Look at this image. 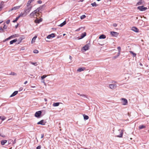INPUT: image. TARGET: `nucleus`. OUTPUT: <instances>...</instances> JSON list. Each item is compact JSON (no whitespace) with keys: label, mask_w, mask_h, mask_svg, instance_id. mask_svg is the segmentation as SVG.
<instances>
[{"label":"nucleus","mask_w":149,"mask_h":149,"mask_svg":"<svg viewBox=\"0 0 149 149\" xmlns=\"http://www.w3.org/2000/svg\"><path fill=\"white\" fill-rule=\"evenodd\" d=\"M123 131L122 130H118L116 133V136L118 137H123Z\"/></svg>","instance_id":"nucleus-1"},{"label":"nucleus","mask_w":149,"mask_h":149,"mask_svg":"<svg viewBox=\"0 0 149 149\" xmlns=\"http://www.w3.org/2000/svg\"><path fill=\"white\" fill-rule=\"evenodd\" d=\"M122 104L123 105H127L128 103L127 100L125 98H122L120 99Z\"/></svg>","instance_id":"nucleus-2"},{"label":"nucleus","mask_w":149,"mask_h":149,"mask_svg":"<svg viewBox=\"0 0 149 149\" xmlns=\"http://www.w3.org/2000/svg\"><path fill=\"white\" fill-rule=\"evenodd\" d=\"M27 7L24 10L25 12L27 14L30 11L31 8V6L27 4Z\"/></svg>","instance_id":"nucleus-3"},{"label":"nucleus","mask_w":149,"mask_h":149,"mask_svg":"<svg viewBox=\"0 0 149 149\" xmlns=\"http://www.w3.org/2000/svg\"><path fill=\"white\" fill-rule=\"evenodd\" d=\"M89 45L88 44H86V45L84 46L83 47L82 49H81V51L83 52H85L89 48Z\"/></svg>","instance_id":"nucleus-4"},{"label":"nucleus","mask_w":149,"mask_h":149,"mask_svg":"<svg viewBox=\"0 0 149 149\" xmlns=\"http://www.w3.org/2000/svg\"><path fill=\"white\" fill-rule=\"evenodd\" d=\"M137 9L141 11H144L147 9V8L144 7L143 6H139L137 7Z\"/></svg>","instance_id":"nucleus-5"},{"label":"nucleus","mask_w":149,"mask_h":149,"mask_svg":"<svg viewBox=\"0 0 149 149\" xmlns=\"http://www.w3.org/2000/svg\"><path fill=\"white\" fill-rule=\"evenodd\" d=\"M111 34L113 37H117L119 35V33L115 31H111Z\"/></svg>","instance_id":"nucleus-6"},{"label":"nucleus","mask_w":149,"mask_h":149,"mask_svg":"<svg viewBox=\"0 0 149 149\" xmlns=\"http://www.w3.org/2000/svg\"><path fill=\"white\" fill-rule=\"evenodd\" d=\"M117 87V85L116 84H110L109 85V88L112 89H115Z\"/></svg>","instance_id":"nucleus-7"},{"label":"nucleus","mask_w":149,"mask_h":149,"mask_svg":"<svg viewBox=\"0 0 149 149\" xmlns=\"http://www.w3.org/2000/svg\"><path fill=\"white\" fill-rule=\"evenodd\" d=\"M41 111H38L36 112L35 114V116L36 117L38 118L40 116L41 113Z\"/></svg>","instance_id":"nucleus-8"},{"label":"nucleus","mask_w":149,"mask_h":149,"mask_svg":"<svg viewBox=\"0 0 149 149\" xmlns=\"http://www.w3.org/2000/svg\"><path fill=\"white\" fill-rule=\"evenodd\" d=\"M19 35L18 34H15L13 35L10 36L9 38L6 39V40H8L9 39H10L12 38H15V37H18Z\"/></svg>","instance_id":"nucleus-9"},{"label":"nucleus","mask_w":149,"mask_h":149,"mask_svg":"<svg viewBox=\"0 0 149 149\" xmlns=\"http://www.w3.org/2000/svg\"><path fill=\"white\" fill-rule=\"evenodd\" d=\"M131 30L134 31L136 33L139 32V29L136 27L134 26L132 27V28Z\"/></svg>","instance_id":"nucleus-10"},{"label":"nucleus","mask_w":149,"mask_h":149,"mask_svg":"<svg viewBox=\"0 0 149 149\" xmlns=\"http://www.w3.org/2000/svg\"><path fill=\"white\" fill-rule=\"evenodd\" d=\"M46 122H44V120H42L38 122L37 124L38 125H44L45 124Z\"/></svg>","instance_id":"nucleus-11"},{"label":"nucleus","mask_w":149,"mask_h":149,"mask_svg":"<svg viewBox=\"0 0 149 149\" xmlns=\"http://www.w3.org/2000/svg\"><path fill=\"white\" fill-rule=\"evenodd\" d=\"M21 6H15L11 8V9H10L9 11H11L12 10H17L19 9L21 7Z\"/></svg>","instance_id":"nucleus-12"},{"label":"nucleus","mask_w":149,"mask_h":149,"mask_svg":"<svg viewBox=\"0 0 149 149\" xmlns=\"http://www.w3.org/2000/svg\"><path fill=\"white\" fill-rule=\"evenodd\" d=\"M55 37V35L54 33H52L51 34L48 35L47 38V39H51V38H53Z\"/></svg>","instance_id":"nucleus-13"},{"label":"nucleus","mask_w":149,"mask_h":149,"mask_svg":"<svg viewBox=\"0 0 149 149\" xmlns=\"http://www.w3.org/2000/svg\"><path fill=\"white\" fill-rule=\"evenodd\" d=\"M144 3V2L142 0H140L137 3V5H143Z\"/></svg>","instance_id":"nucleus-14"},{"label":"nucleus","mask_w":149,"mask_h":149,"mask_svg":"<svg viewBox=\"0 0 149 149\" xmlns=\"http://www.w3.org/2000/svg\"><path fill=\"white\" fill-rule=\"evenodd\" d=\"M42 18H40L39 19H36L35 21V22L36 23H39L40 22H41L42 21Z\"/></svg>","instance_id":"nucleus-15"},{"label":"nucleus","mask_w":149,"mask_h":149,"mask_svg":"<svg viewBox=\"0 0 149 149\" xmlns=\"http://www.w3.org/2000/svg\"><path fill=\"white\" fill-rule=\"evenodd\" d=\"M85 69V68L84 67H81L79 68L77 70V71L79 72H81V71L84 70Z\"/></svg>","instance_id":"nucleus-16"},{"label":"nucleus","mask_w":149,"mask_h":149,"mask_svg":"<svg viewBox=\"0 0 149 149\" xmlns=\"http://www.w3.org/2000/svg\"><path fill=\"white\" fill-rule=\"evenodd\" d=\"M86 35V33L85 32H84L82 33L81 35V38H79V39H82L85 37Z\"/></svg>","instance_id":"nucleus-17"},{"label":"nucleus","mask_w":149,"mask_h":149,"mask_svg":"<svg viewBox=\"0 0 149 149\" xmlns=\"http://www.w3.org/2000/svg\"><path fill=\"white\" fill-rule=\"evenodd\" d=\"M18 93V91H16L14 92L10 96V97H13L16 95Z\"/></svg>","instance_id":"nucleus-18"},{"label":"nucleus","mask_w":149,"mask_h":149,"mask_svg":"<svg viewBox=\"0 0 149 149\" xmlns=\"http://www.w3.org/2000/svg\"><path fill=\"white\" fill-rule=\"evenodd\" d=\"M37 38V36H34L32 38V40H31V43L32 44L33 43L35 42L36 40V38Z\"/></svg>","instance_id":"nucleus-19"},{"label":"nucleus","mask_w":149,"mask_h":149,"mask_svg":"<svg viewBox=\"0 0 149 149\" xmlns=\"http://www.w3.org/2000/svg\"><path fill=\"white\" fill-rule=\"evenodd\" d=\"M66 22L65 21H64L63 23L61 24L60 25H59L58 26L60 27H62L64 25H65L66 24Z\"/></svg>","instance_id":"nucleus-20"},{"label":"nucleus","mask_w":149,"mask_h":149,"mask_svg":"<svg viewBox=\"0 0 149 149\" xmlns=\"http://www.w3.org/2000/svg\"><path fill=\"white\" fill-rule=\"evenodd\" d=\"M106 38V36L104 34H102L99 37V38L100 39H105Z\"/></svg>","instance_id":"nucleus-21"},{"label":"nucleus","mask_w":149,"mask_h":149,"mask_svg":"<svg viewBox=\"0 0 149 149\" xmlns=\"http://www.w3.org/2000/svg\"><path fill=\"white\" fill-rule=\"evenodd\" d=\"M27 15V14L25 12L24 13H21L20 14V15L21 17L26 16Z\"/></svg>","instance_id":"nucleus-22"},{"label":"nucleus","mask_w":149,"mask_h":149,"mask_svg":"<svg viewBox=\"0 0 149 149\" xmlns=\"http://www.w3.org/2000/svg\"><path fill=\"white\" fill-rule=\"evenodd\" d=\"M17 41V39H15L14 40H12L10 41V44H12L16 42Z\"/></svg>","instance_id":"nucleus-23"},{"label":"nucleus","mask_w":149,"mask_h":149,"mask_svg":"<svg viewBox=\"0 0 149 149\" xmlns=\"http://www.w3.org/2000/svg\"><path fill=\"white\" fill-rule=\"evenodd\" d=\"M7 142V141L6 140H2L1 141V143L2 145H4Z\"/></svg>","instance_id":"nucleus-24"},{"label":"nucleus","mask_w":149,"mask_h":149,"mask_svg":"<svg viewBox=\"0 0 149 149\" xmlns=\"http://www.w3.org/2000/svg\"><path fill=\"white\" fill-rule=\"evenodd\" d=\"M60 103L59 102L54 103L53 104V106L54 107H57L59 105Z\"/></svg>","instance_id":"nucleus-25"},{"label":"nucleus","mask_w":149,"mask_h":149,"mask_svg":"<svg viewBox=\"0 0 149 149\" xmlns=\"http://www.w3.org/2000/svg\"><path fill=\"white\" fill-rule=\"evenodd\" d=\"M35 14V13L33 11L30 14V17L31 18L33 17L34 16Z\"/></svg>","instance_id":"nucleus-26"},{"label":"nucleus","mask_w":149,"mask_h":149,"mask_svg":"<svg viewBox=\"0 0 149 149\" xmlns=\"http://www.w3.org/2000/svg\"><path fill=\"white\" fill-rule=\"evenodd\" d=\"M83 116L84 117V119L85 120H88L89 118L88 116L86 115L85 114H84L83 115Z\"/></svg>","instance_id":"nucleus-27"},{"label":"nucleus","mask_w":149,"mask_h":149,"mask_svg":"<svg viewBox=\"0 0 149 149\" xmlns=\"http://www.w3.org/2000/svg\"><path fill=\"white\" fill-rule=\"evenodd\" d=\"M40 8H38L36 10L34 11L33 12H34L35 14H36L39 11H40Z\"/></svg>","instance_id":"nucleus-28"},{"label":"nucleus","mask_w":149,"mask_h":149,"mask_svg":"<svg viewBox=\"0 0 149 149\" xmlns=\"http://www.w3.org/2000/svg\"><path fill=\"white\" fill-rule=\"evenodd\" d=\"M91 5L93 7H96L97 6V5L96 4V3L95 2H94L93 3H92L91 4Z\"/></svg>","instance_id":"nucleus-29"},{"label":"nucleus","mask_w":149,"mask_h":149,"mask_svg":"<svg viewBox=\"0 0 149 149\" xmlns=\"http://www.w3.org/2000/svg\"><path fill=\"white\" fill-rule=\"evenodd\" d=\"M30 63L32 65H33L34 66H36L38 65L37 63L36 62L34 63V62H30Z\"/></svg>","instance_id":"nucleus-30"},{"label":"nucleus","mask_w":149,"mask_h":149,"mask_svg":"<svg viewBox=\"0 0 149 149\" xmlns=\"http://www.w3.org/2000/svg\"><path fill=\"white\" fill-rule=\"evenodd\" d=\"M0 119H1L2 121H3L6 119V117L4 116H0Z\"/></svg>","instance_id":"nucleus-31"},{"label":"nucleus","mask_w":149,"mask_h":149,"mask_svg":"<svg viewBox=\"0 0 149 149\" xmlns=\"http://www.w3.org/2000/svg\"><path fill=\"white\" fill-rule=\"evenodd\" d=\"M146 127L145 126L143 125H140L139 126V128L140 129H141L144 128Z\"/></svg>","instance_id":"nucleus-32"},{"label":"nucleus","mask_w":149,"mask_h":149,"mask_svg":"<svg viewBox=\"0 0 149 149\" xmlns=\"http://www.w3.org/2000/svg\"><path fill=\"white\" fill-rule=\"evenodd\" d=\"M130 52L133 55V56L134 57H135L136 55V54L133 53V52L132 51H130Z\"/></svg>","instance_id":"nucleus-33"},{"label":"nucleus","mask_w":149,"mask_h":149,"mask_svg":"<svg viewBox=\"0 0 149 149\" xmlns=\"http://www.w3.org/2000/svg\"><path fill=\"white\" fill-rule=\"evenodd\" d=\"M86 17V16L85 15H83L81 16L80 18L81 19H82L85 18Z\"/></svg>","instance_id":"nucleus-34"},{"label":"nucleus","mask_w":149,"mask_h":149,"mask_svg":"<svg viewBox=\"0 0 149 149\" xmlns=\"http://www.w3.org/2000/svg\"><path fill=\"white\" fill-rule=\"evenodd\" d=\"M34 0H29L27 3V5H30L31 3Z\"/></svg>","instance_id":"nucleus-35"},{"label":"nucleus","mask_w":149,"mask_h":149,"mask_svg":"<svg viewBox=\"0 0 149 149\" xmlns=\"http://www.w3.org/2000/svg\"><path fill=\"white\" fill-rule=\"evenodd\" d=\"M33 52L35 54H37L38 52V51L37 50H35L33 51Z\"/></svg>","instance_id":"nucleus-36"},{"label":"nucleus","mask_w":149,"mask_h":149,"mask_svg":"<svg viewBox=\"0 0 149 149\" xmlns=\"http://www.w3.org/2000/svg\"><path fill=\"white\" fill-rule=\"evenodd\" d=\"M46 77H47V76L46 75H44L42 76L41 77V79H44Z\"/></svg>","instance_id":"nucleus-37"},{"label":"nucleus","mask_w":149,"mask_h":149,"mask_svg":"<svg viewBox=\"0 0 149 149\" xmlns=\"http://www.w3.org/2000/svg\"><path fill=\"white\" fill-rule=\"evenodd\" d=\"M117 49H118V52H120V51H121V47H118L117 48Z\"/></svg>","instance_id":"nucleus-38"},{"label":"nucleus","mask_w":149,"mask_h":149,"mask_svg":"<svg viewBox=\"0 0 149 149\" xmlns=\"http://www.w3.org/2000/svg\"><path fill=\"white\" fill-rule=\"evenodd\" d=\"M82 28V27L79 28L78 29H77L75 31H80V30L81 28Z\"/></svg>","instance_id":"nucleus-39"},{"label":"nucleus","mask_w":149,"mask_h":149,"mask_svg":"<svg viewBox=\"0 0 149 149\" xmlns=\"http://www.w3.org/2000/svg\"><path fill=\"white\" fill-rule=\"evenodd\" d=\"M11 74L13 75H17L16 74L15 72H12L11 73Z\"/></svg>","instance_id":"nucleus-40"},{"label":"nucleus","mask_w":149,"mask_h":149,"mask_svg":"<svg viewBox=\"0 0 149 149\" xmlns=\"http://www.w3.org/2000/svg\"><path fill=\"white\" fill-rule=\"evenodd\" d=\"M10 22V20L9 19H8V20L6 22V23L7 24H8Z\"/></svg>","instance_id":"nucleus-41"},{"label":"nucleus","mask_w":149,"mask_h":149,"mask_svg":"<svg viewBox=\"0 0 149 149\" xmlns=\"http://www.w3.org/2000/svg\"><path fill=\"white\" fill-rule=\"evenodd\" d=\"M18 19H17V18H16L15 19V20H14L13 21V22H14V23H15V22H16L17 20H18Z\"/></svg>","instance_id":"nucleus-42"},{"label":"nucleus","mask_w":149,"mask_h":149,"mask_svg":"<svg viewBox=\"0 0 149 149\" xmlns=\"http://www.w3.org/2000/svg\"><path fill=\"white\" fill-rule=\"evenodd\" d=\"M7 26L5 24H4V26L3 27V29H7Z\"/></svg>","instance_id":"nucleus-43"},{"label":"nucleus","mask_w":149,"mask_h":149,"mask_svg":"<svg viewBox=\"0 0 149 149\" xmlns=\"http://www.w3.org/2000/svg\"><path fill=\"white\" fill-rule=\"evenodd\" d=\"M118 57V56L117 55L114 56L113 57V59H115L116 58Z\"/></svg>","instance_id":"nucleus-44"},{"label":"nucleus","mask_w":149,"mask_h":149,"mask_svg":"<svg viewBox=\"0 0 149 149\" xmlns=\"http://www.w3.org/2000/svg\"><path fill=\"white\" fill-rule=\"evenodd\" d=\"M23 88L22 87H20L19 89V91H20L23 90Z\"/></svg>","instance_id":"nucleus-45"},{"label":"nucleus","mask_w":149,"mask_h":149,"mask_svg":"<svg viewBox=\"0 0 149 149\" xmlns=\"http://www.w3.org/2000/svg\"><path fill=\"white\" fill-rule=\"evenodd\" d=\"M41 148L40 146H39L37 147L36 149H40Z\"/></svg>","instance_id":"nucleus-46"},{"label":"nucleus","mask_w":149,"mask_h":149,"mask_svg":"<svg viewBox=\"0 0 149 149\" xmlns=\"http://www.w3.org/2000/svg\"><path fill=\"white\" fill-rule=\"evenodd\" d=\"M117 24L116 23H114L113 24V26L114 27H116L117 26Z\"/></svg>","instance_id":"nucleus-47"},{"label":"nucleus","mask_w":149,"mask_h":149,"mask_svg":"<svg viewBox=\"0 0 149 149\" xmlns=\"http://www.w3.org/2000/svg\"><path fill=\"white\" fill-rule=\"evenodd\" d=\"M120 52H118V53L117 55L118 56H120Z\"/></svg>","instance_id":"nucleus-48"},{"label":"nucleus","mask_w":149,"mask_h":149,"mask_svg":"<svg viewBox=\"0 0 149 149\" xmlns=\"http://www.w3.org/2000/svg\"><path fill=\"white\" fill-rule=\"evenodd\" d=\"M21 17V16H20V15H18V16L17 17H16V18H17V19H19L20 17Z\"/></svg>","instance_id":"nucleus-49"},{"label":"nucleus","mask_w":149,"mask_h":149,"mask_svg":"<svg viewBox=\"0 0 149 149\" xmlns=\"http://www.w3.org/2000/svg\"><path fill=\"white\" fill-rule=\"evenodd\" d=\"M21 17V16H20V15H18V16L17 17H16V18H17V19H19L20 17Z\"/></svg>","instance_id":"nucleus-50"},{"label":"nucleus","mask_w":149,"mask_h":149,"mask_svg":"<svg viewBox=\"0 0 149 149\" xmlns=\"http://www.w3.org/2000/svg\"><path fill=\"white\" fill-rule=\"evenodd\" d=\"M3 8V6L1 5H0V11H1V9Z\"/></svg>","instance_id":"nucleus-51"},{"label":"nucleus","mask_w":149,"mask_h":149,"mask_svg":"<svg viewBox=\"0 0 149 149\" xmlns=\"http://www.w3.org/2000/svg\"><path fill=\"white\" fill-rule=\"evenodd\" d=\"M38 2L39 4H41L42 3V1H38Z\"/></svg>","instance_id":"nucleus-52"},{"label":"nucleus","mask_w":149,"mask_h":149,"mask_svg":"<svg viewBox=\"0 0 149 149\" xmlns=\"http://www.w3.org/2000/svg\"><path fill=\"white\" fill-rule=\"evenodd\" d=\"M69 58L70 59V60H72V57H71V56H69Z\"/></svg>","instance_id":"nucleus-53"},{"label":"nucleus","mask_w":149,"mask_h":149,"mask_svg":"<svg viewBox=\"0 0 149 149\" xmlns=\"http://www.w3.org/2000/svg\"><path fill=\"white\" fill-rule=\"evenodd\" d=\"M44 136V135L43 134H42L41 135V138L42 139V138H43V137Z\"/></svg>","instance_id":"nucleus-54"},{"label":"nucleus","mask_w":149,"mask_h":149,"mask_svg":"<svg viewBox=\"0 0 149 149\" xmlns=\"http://www.w3.org/2000/svg\"><path fill=\"white\" fill-rule=\"evenodd\" d=\"M27 81H25V82H24V84H27Z\"/></svg>","instance_id":"nucleus-55"},{"label":"nucleus","mask_w":149,"mask_h":149,"mask_svg":"<svg viewBox=\"0 0 149 149\" xmlns=\"http://www.w3.org/2000/svg\"><path fill=\"white\" fill-rule=\"evenodd\" d=\"M44 100L46 102H47V99L46 98H45Z\"/></svg>","instance_id":"nucleus-56"},{"label":"nucleus","mask_w":149,"mask_h":149,"mask_svg":"<svg viewBox=\"0 0 149 149\" xmlns=\"http://www.w3.org/2000/svg\"><path fill=\"white\" fill-rule=\"evenodd\" d=\"M3 22V20H1V21H0V24L1 23H2Z\"/></svg>","instance_id":"nucleus-57"},{"label":"nucleus","mask_w":149,"mask_h":149,"mask_svg":"<svg viewBox=\"0 0 149 149\" xmlns=\"http://www.w3.org/2000/svg\"><path fill=\"white\" fill-rule=\"evenodd\" d=\"M1 30H3V29H2L1 27H0V31Z\"/></svg>","instance_id":"nucleus-58"},{"label":"nucleus","mask_w":149,"mask_h":149,"mask_svg":"<svg viewBox=\"0 0 149 149\" xmlns=\"http://www.w3.org/2000/svg\"><path fill=\"white\" fill-rule=\"evenodd\" d=\"M31 87L32 88H35L36 87V86H31Z\"/></svg>","instance_id":"nucleus-59"},{"label":"nucleus","mask_w":149,"mask_h":149,"mask_svg":"<svg viewBox=\"0 0 149 149\" xmlns=\"http://www.w3.org/2000/svg\"><path fill=\"white\" fill-rule=\"evenodd\" d=\"M112 82V83H116V82L115 81H113Z\"/></svg>","instance_id":"nucleus-60"},{"label":"nucleus","mask_w":149,"mask_h":149,"mask_svg":"<svg viewBox=\"0 0 149 149\" xmlns=\"http://www.w3.org/2000/svg\"><path fill=\"white\" fill-rule=\"evenodd\" d=\"M15 140L14 141V142H13V143H15Z\"/></svg>","instance_id":"nucleus-61"},{"label":"nucleus","mask_w":149,"mask_h":149,"mask_svg":"<svg viewBox=\"0 0 149 149\" xmlns=\"http://www.w3.org/2000/svg\"><path fill=\"white\" fill-rule=\"evenodd\" d=\"M65 34H63V36H65Z\"/></svg>","instance_id":"nucleus-62"},{"label":"nucleus","mask_w":149,"mask_h":149,"mask_svg":"<svg viewBox=\"0 0 149 149\" xmlns=\"http://www.w3.org/2000/svg\"><path fill=\"white\" fill-rule=\"evenodd\" d=\"M140 65H142V64L141 63H140Z\"/></svg>","instance_id":"nucleus-63"},{"label":"nucleus","mask_w":149,"mask_h":149,"mask_svg":"<svg viewBox=\"0 0 149 149\" xmlns=\"http://www.w3.org/2000/svg\"><path fill=\"white\" fill-rule=\"evenodd\" d=\"M130 140H132V138H130Z\"/></svg>","instance_id":"nucleus-64"}]
</instances>
